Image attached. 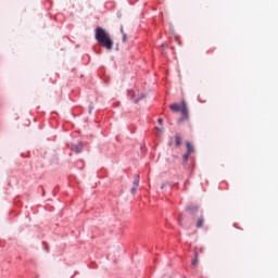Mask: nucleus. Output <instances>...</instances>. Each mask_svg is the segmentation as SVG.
Masks as SVG:
<instances>
[{
  "label": "nucleus",
  "instance_id": "f257e3e1",
  "mask_svg": "<svg viewBox=\"0 0 278 278\" xmlns=\"http://www.w3.org/2000/svg\"><path fill=\"white\" fill-rule=\"evenodd\" d=\"M94 38L102 47L106 48L108 50H112L114 42L111 35L105 29L102 27H97Z\"/></svg>",
  "mask_w": 278,
  "mask_h": 278
},
{
  "label": "nucleus",
  "instance_id": "f03ea898",
  "mask_svg": "<svg viewBox=\"0 0 278 278\" xmlns=\"http://www.w3.org/2000/svg\"><path fill=\"white\" fill-rule=\"evenodd\" d=\"M170 109L174 112H181L182 117L179 119V123H182L189 119V112L185 101L181 102V105H179L178 103L172 104Z\"/></svg>",
  "mask_w": 278,
  "mask_h": 278
},
{
  "label": "nucleus",
  "instance_id": "7ed1b4c3",
  "mask_svg": "<svg viewBox=\"0 0 278 278\" xmlns=\"http://www.w3.org/2000/svg\"><path fill=\"white\" fill-rule=\"evenodd\" d=\"M139 181H140L139 180V176L137 175L136 179H135V181L132 184V188L130 189L131 194H136L137 188H139Z\"/></svg>",
  "mask_w": 278,
  "mask_h": 278
},
{
  "label": "nucleus",
  "instance_id": "20e7f679",
  "mask_svg": "<svg viewBox=\"0 0 278 278\" xmlns=\"http://www.w3.org/2000/svg\"><path fill=\"white\" fill-rule=\"evenodd\" d=\"M186 212H188L192 216L197 214V212H199V207L197 205H190L186 208Z\"/></svg>",
  "mask_w": 278,
  "mask_h": 278
},
{
  "label": "nucleus",
  "instance_id": "39448f33",
  "mask_svg": "<svg viewBox=\"0 0 278 278\" xmlns=\"http://www.w3.org/2000/svg\"><path fill=\"white\" fill-rule=\"evenodd\" d=\"M175 144L177 149H179V147L182 144V138L178 134L175 135Z\"/></svg>",
  "mask_w": 278,
  "mask_h": 278
},
{
  "label": "nucleus",
  "instance_id": "423d86ee",
  "mask_svg": "<svg viewBox=\"0 0 278 278\" xmlns=\"http://www.w3.org/2000/svg\"><path fill=\"white\" fill-rule=\"evenodd\" d=\"M72 150L75 151V153H81L83 151V146L81 143L77 144V146H73Z\"/></svg>",
  "mask_w": 278,
  "mask_h": 278
},
{
  "label": "nucleus",
  "instance_id": "0eeeda50",
  "mask_svg": "<svg viewBox=\"0 0 278 278\" xmlns=\"http://www.w3.org/2000/svg\"><path fill=\"white\" fill-rule=\"evenodd\" d=\"M186 144H187V153H189L191 155V153L194 152V148L192 147V144L189 141H187Z\"/></svg>",
  "mask_w": 278,
  "mask_h": 278
},
{
  "label": "nucleus",
  "instance_id": "6e6552de",
  "mask_svg": "<svg viewBox=\"0 0 278 278\" xmlns=\"http://www.w3.org/2000/svg\"><path fill=\"white\" fill-rule=\"evenodd\" d=\"M203 224H204V218L199 217V218L197 219V228H198V229L202 228Z\"/></svg>",
  "mask_w": 278,
  "mask_h": 278
},
{
  "label": "nucleus",
  "instance_id": "1a4fd4ad",
  "mask_svg": "<svg viewBox=\"0 0 278 278\" xmlns=\"http://www.w3.org/2000/svg\"><path fill=\"white\" fill-rule=\"evenodd\" d=\"M198 264H199V255H198V253H195V257H194V260L192 261V266H193V267H197Z\"/></svg>",
  "mask_w": 278,
  "mask_h": 278
},
{
  "label": "nucleus",
  "instance_id": "9d476101",
  "mask_svg": "<svg viewBox=\"0 0 278 278\" xmlns=\"http://www.w3.org/2000/svg\"><path fill=\"white\" fill-rule=\"evenodd\" d=\"M190 155H191V154H190L189 152H187V153L184 155L185 162H188Z\"/></svg>",
  "mask_w": 278,
  "mask_h": 278
},
{
  "label": "nucleus",
  "instance_id": "9b49d317",
  "mask_svg": "<svg viewBox=\"0 0 278 278\" xmlns=\"http://www.w3.org/2000/svg\"><path fill=\"white\" fill-rule=\"evenodd\" d=\"M121 31H122V34H123V41H126V34H124V30H123V28L121 29Z\"/></svg>",
  "mask_w": 278,
  "mask_h": 278
},
{
  "label": "nucleus",
  "instance_id": "f8f14e48",
  "mask_svg": "<svg viewBox=\"0 0 278 278\" xmlns=\"http://www.w3.org/2000/svg\"><path fill=\"white\" fill-rule=\"evenodd\" d=\"M157 122H159L160 125L163 124V119H161V118H159Z\"/></svg>",
  "mask_w": 278,
  "mask_h": 278
},
{
  "label": "nucleus",
  "instance_id": "ddd939ff",
  "mask_svg": "<svg viewBox=\"0 0 278 278\" xmlns=\"http://www.w3.org/2000/svg\"><path fill=\"white\" fill-rule=\"evenodd\" d=\"M181 222H182V216H180V218H179V225L180 226H182Z\"/></svg>",
  "mask_w": 278,
  "mask_h": 278
},
{
  "label": "nucleus",
  "instance_id": "4468645a",
  "mask_svg": "<svg viewBox=\"0 0 278 278\" xmlns=\"http://www.w3.org/2000/svg\"><path fill=\"white\" fill-rule=\"evenodd\" d=\"M165 186H166V184H163V185L161 186V190H164Z\"/></svg>",
  "mask_w": 278,
  "mask_h": 278
},
{
  "label": "nucleus",
  "instance_id": "2eb2a0df",
  "mask_svg": "<svg viewBox=\"0 0 278 278\" xmlns=\"http://www.w3.org/2000/svg\"><path fill=\"white\" fill-rule=\"evenodd\" d=\"M144 98V94H141L140 99Z\"/></svg>",
  "mask_w": 278,
  "mask_h": 278
},
{
  "label": "nucleus",
  "instance_id": "dca6fc26",
  "mask_svg": "<svg viewBox=\"0 0 278 278\" xmlns=\"http://www.w3.org/2000/svg\"><path fill=\"white\" fill-rule=\"evenodd\" d=\"M138 100H139V99H138ZM138 100H135V101L137 102Z\"/></svg>",
  "mask_w": 278,
  "mask_h": 278
}]
</instances>
